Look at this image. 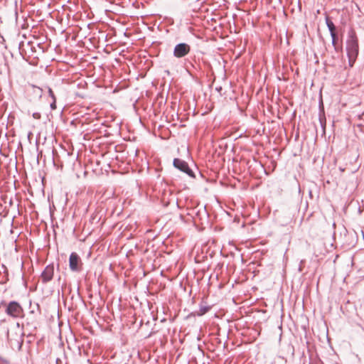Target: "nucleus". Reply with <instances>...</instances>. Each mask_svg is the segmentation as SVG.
<instances>
[{"label":"nucleus","instance_id":"1","mask_svg":"<svg viewBox=\"0 0 364 364\" xmlns=\"http://www.w3.org/2000/svg\"><path fill=\"white\" fill-rule=\"evenodd\" d=\"M358 40L354 29L350 28L348 32L346 50L349 61H354L358 55Z\"/></svg>","mask_w":364,"mask_h":364},{"label":"nucleus","instance_id":"2","mask_svg":"<svg viewBox=\"0 0 364 364\" xmlns=\"http://www.w3.org/2000/svg\"><path fill=\"white\" fill-rule=\"evenodd\" d=\"M6 312L8 315L17 318L21 316L23 309L18 303L16 301H11L6 307Z\"/></svg>","mask_w":364,"mask_h":364},{"label":"nucleus","instance_id":"3","mask_svg":"<svg viewBox=\"0 0 364 364\" xmlns=\"http://www.w3.org/2000/svg\"><path fill=\"white\" fill-rule=\"evenodd\" d=\"M191 51V46L185 43L177 44L173 49V55L180 58L188 55Z\"/></svg>","mask_w":364,"mask_h":364},{"label":"nucleus","instance_id":"4","mask_svg":"<svg viewBox=\"0 0 364 364\" xmlns=\"http://www.w3.org/2000/svg\"><path fill=\"white\" fill-rule=\"evenodd\" d=\"M173 166L175 168L186 173L189 176L192 178L195 177L193 171L189 168L188 163L185 161L180 159H174Z\"/></svg>","mask_w":364,"mask_h":364},{"label":"nucleus","instance_id":"5","mask_svg":"<svg viewBox=\"0 0 364 364\" xmlns=\"http://www.w3.org/2000/svg\"><path fill=\"white\" fill-rule=\"evenodd\" d=\"M81 259L76 252H72L69 258V267L73 272H77L80 269Z\"/></svg>","mask_w":364,"mask_h":364},{"label":"nucleus","instance_id":"6","mask_svg":"<svg viewBox=\"0 0 364 364\" xmlns=\"http://www.w3.org/2000/svg\"><path fill=\"white\" fill-rule=\"evenodd\" d=\"M54 275V266L49 264L46 267L43 272L41 273V279L43 283L50 282Z\"/></svg>","mask_w":364,"mask_h":364},{"label":"nucleus","instance_id":"7","mask_svg":"<svg viewBox=\"0 0 364 364\" xmlns=\"http://www.w3.org/2000/svg\"><path fill=\"white\" fill-rule=\"evenodd\" d=\"M326 26L330 31L331 36L332 38V43L335 46L336 41V26L334 23L328 18L326 19Z\"/></svg>","mask_w":364,"mask_h":364},{"label":"nucleus","instance_id":"8","mask_svg":"<svg viewBox=\"0 0 364 364\" xmlns=\"http://www.w3.org/2000/svg\"><path fill=\"white\" fill-rule=\"evenodd\" d=\"M210 306L200 305L198 311H197L196 312V314L199 316H203L205 314H206L207 312H208L210 311Z\"/></svg>","mask_w":364,"mask_h":364},{"label":"nucleus","instance_id":"9","mask_svg":"<svg viewBox=\"0 0 364 364\" xmlns=\"http://www.w3.org/2000/svg\"><path fill=\"white\" fill-rule=\"evenodd\" d=\"M48 95L52 98V100H54V101H56L55 96L50 87H48Z\"/></svg>","mask_w":364,"mask_h":364},{"label":"nucleus","instance_id":"10","mask_svg":"<svg viewBox=\"0 0 364 364\" xmlns=\"http://www.w3.org/2000/svg\"><path fill=\"white\" fill-rule=\"evenodd\" d=\"M50 108L53 110L56 109V101H54V100H53V102L50 104Z\"/></svg>","mask_w":364,"mask_h":364},{"label":"nucleus","instance_id":"11","mask_svg":"<svg viewBox=\"0 0 364 364\" xmlns=\"http://www.w3.org/2000/svg\"><path fill=\"white\" fill-rule=\"evenodd\" d=\"M33 117L34 119H40L41 118V114L38 113V112H35V113L33 114Z\"/></svg>","mask_w":364,"mask_h":364}]
</instances>
